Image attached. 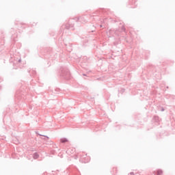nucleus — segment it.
<instances>
[{"label": "nucleus", "instance_id": "f257e3e1", "mask_svg": "<svg viewBox=\"0 0 175 175\" xmlns=\"http://www.w3.org/2000/svg\"><path fill=\"white\" fill-rule=\"evenodd\" d=\"M33 158L34 159H38L39 158V154H38V153H35L33 154Z\"/></svg>", "mask_w": 175, "mask_h": 175}, {"label": "nucleus", "instance_id": "f03ea898", "mask_svg": "<svg viewBox=\"0 0 175 175\" xmlns=\"http://www.w3.org/2000/svg\"><path fill=\"white\" fill-rule=\"evenodd\" d=\"M157 175H161L162 174V170H157Z\"/></svg>", "mask_w": 175, "mask_h": 175}, {"label": "nucleus", "instance_id": "7ed1b4c3", "mask_svg": "<svg viewBox=\"0 0 175 175\" xmlns=\"http://www.w3.org/2000/svg\"><path fill=\"white\" fill-rule=\"evenodd\" d=\"M62 142L64 143V142H68V140L65 139V140H62Z\"/></svg>", "mask_w": 175, "mask_h": 175}]
</instances>
